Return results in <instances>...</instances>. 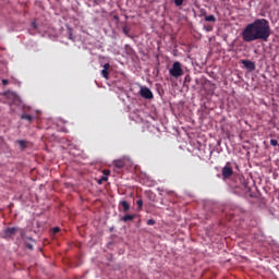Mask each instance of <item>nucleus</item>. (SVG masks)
<instances>
[{"mask_svg":"<svg viewBox=\"0 0 279 279\" xmlns=\"http://www.w3.org/2000/svg\"><path fill=\"white\" fill-rule=\"evenodd\" d=\"M206 32H213V27L211 26H205Z\"/></svg>","mask_w":279,"mask_h":279,"instance_id":"23","label":"nucleus"},{"mask_svg":"<svg viewBox=\"0 0 279 279\" xmlns=\"http://www.w3.org/2000/svg\"><path fill=\"white\" fill-rule=\"evenodd\" d=\"M205 21H207V23H215L217 19L215 17V15H207L205 16Z\"/></svg>","mask_w":279,"mask_h":279,"instance_id":"12","label":"nucleus"},{"mask_svg":"<svg viewBox=\"0 0 279 279\" xmlns=\"http://www.w3.org/2000/svg\"><path fill=\"white\" fill-rule=\"evenodd\" d=\"M184 3V0H174V5H177V8H180V5H182Z\"/></svg>","mask_w":279,"mask_h":279,"instance_id":"14","label":"nucleus"},{"mask_svg":"<svg viewBox=\"0 0 279 279\" xmlns=\"http://www.w3.org/2000/svg\"><path fill=\"white\" fill-rule=\"evenodd\" d=\"M53 232H54V234L58 233V232H60V228L54 227V228H53Z\"/></svg>","mask_w":279,"mask_h":279,"instance_id":"24","label":"nucleus"},{"mask_svg":"<svg viewBox=\"0 0 279 279\" xmlns=\"http://www.w3.org/2000/svg\"><path fill=\"white\" fill-rule=\"evenodd\" d=\"M95 1H104V0H95Z\"/></svg>","mask_w":279,"mask_h":279,"instance_id":"28","label":"nucleus"},{"mask_svg":"<svg viewBox=\"0 0 279 279\" xmlns=\"http://www.w3.org/2000/svg\"><path fill=\"white\" fill-rule=\"evenodd\" d=\"M16 228H7L4 229L3 231V234H4V239H10L12 236H14L16 234Z\"/></svg>","mask_w":279,"mask_h":279,"instance_id":"5","label":"nucleus"},{"mask_svg":"<svg viewBox=\"0 0 279 279\" xmlns=\"http://www.w3.org/2000/svg\"><path fill=\"white\" fill-rule=\"evenodd\" d=\"M9 99H12L13 104H21V97L16 93L10 92L7 94Z\"/></svg>","mask_w":279,"mask_h":279,"instance_id":"8","label":"nucleus"},{"mask_svg":"<svg viewBox=\"0 0 279 279\" xmlns=\"http://www.w3.org/2000/svg\"><path fill=\"white\" fill-rule=\"evenodd\" d=\"M69 38H70V40H73V33L71 31L69 33Z\"/></svg>","mask_w":279,"mask_h":279,"instance_id":"26","label":"nucleus"},{"mask_svg":"<svg viewBox=\"0 0 279 279\" xmlns=\"http://www.w3.org/2000/svg\"><path fill=\"white\" fill-rule=\"evenodd\" d=\"M155 225H156V220H154V219L147 220V226H155Z\"/></svg>","mask_w":279,"mask_h":279,"instance_id":"17","label":"nucleus"},{"mask_svg":"<svg viewBox=\"0 0 279 279\" xmlns=\"http://www.w3.org/2000/svg\"><path fill=\"white\" fill-rule=\"evenodd\" d=\"M120 205L122 206L124 213H128V210H130V204L128 203V201H121Z\"/></svg>","mask_w":279,"mask_h":279,"instance_id":"10","label":"nucleus"},{"mask_svg":"<svg viewBox=\"0 0 279 279\" xmlns=\"http://www.w3.org/2000/svg\"><path fill=\"white\" fill-rule=\"evenodd\" d=\"M242 64L247 69L248 71H255L256 64L250 60H242Z\"/></svg>","mask_w":279,"mask_h":279,"instance_id":"7","label":"nucleus"},{"mask_svg":"<svg viewBox=\"0 0 279 279\" xmlns=\"http://www.w3.org/2000/svg\"><path fill=\"white\" fill-rule=\"evenodd\" d=\"M269 36H271V26H269V21L265 19L255 20L247 24L242 31V39L244 43H254L256 40L267 43Z\"/></svg>","mask_w":279,"mask_h":279,"instance_id":"1","label":"nucleus"},{"mask_svg":"<svg viewBox=\"0 0 279 279\" xmlns=\"http://www.w3.org/2000/svg\"><path fill=\"white\" fill-rule=\"evenodd\" d=\"M140 95L144 99H154V93H151V89H149V87L146 86H141Z\"/></svg>","mask_w":279,"mask_h":279,"instance_id":"3","label":"nucleus"},{"mask_svg":"<svg viewBox=\"0 0 279 279\" xmlns=\"http://www.w3.org/2000/svg\"><path fill=\"white\" fill-rule=\"evenodd\" d=\"M124 34H128V31L124 29Z\"/></svg>","mask_w":279,"mask_h":279,"instance_id":"27","label":"nucleus"},{"mask_svg":"<svg viewBox=\"0 0 279 279\" xmlns=\"http://www.w3.org/2000/svg\"><path fill=\"white\" fill-rule=\"evenodd\" d=\"M2 84H3V86H8V84H10V81H8V80H2Z\"/></svg>","mask_w":279,"mask_h":279,"instance_id":"21","label":"nucleus"},{"mask_svg":"<svg viewBox=\"0 0 279 279\" xmlns=\"http://www.w3.org/2000/svg\"><path fill=\"white\" fill-rule=\"evenodd\" d=\"M21 119H24V120L29 121V122L34 121V118L29 114H22Z\"/></svg>","mask_w":279,"mask_h":279,"instance_id":"13","label":"nucleus"},{"mask_svg":"<svg viewBox=\"0 0 279 279\" xmlns=\"http://www.w3.org/2000/svg\"><path fill=\"white\" fill-rule=\"evenodd\" d=\"M169 74L171 75V77H175V80H178V77H182L184 75V70H182V63H180V61H175L172 64V68L169 70Z\"/></svg>","mask_w":279,"mask_h":279,"instance_id":"2","label":"nucleus"},{"mask_svg":"<svg viewBox=\"0 0 279 279\" xmlns=\"http://www.w3.org/2000/svg\"><path fill=\"white\" fill-rule=\"evenodd\" d=\"M135 216L134 215H125L122 217V221H124V223H128V221H134Z\"/></svg>","mask_w":279,"mask_h":279,"instance_id":"11","label":"nucleus"},{"mask_svg":"<svg viewBox=\"0 0 279 279\" xmlns=\"http://www.w3.org/2000/svg\"><path fill=\"white\" fill-rule=\"evenodd\" d=\"M136 204H137L140 210H141V209L143 208V199H138V201L136 202Z\"/></svg>","mask_w":279,"mask_h":279,"instance_id":"19","label":"nucleus"},{"mask_svg":"<svg viewBox=\"0 0 279 279\" xmlns=\"http://www.w3.org/2000/svg\"><path fill=\"white\" fill-rule=\"evenodd\" d=\"M110 63H105L102 66L101 75L105 77V80H108L110 77Z\"/></svg>","mask_w":279,"mask_h":279,"instance_id":"6","label":"nucleus"},{"mask_svg":"<svg viewBox=\"0 0 279 279\" xmlns=\"http://www.w3.org/2000/svg\"><path fill=\"white\" fill-rule=\"evenodd\" d=\"M104 175L108 178V175H110V170H104Z\"/></svg>","mask_w":279,"mask_h":279,"instance_id":"22","label":"nucleus"},{"mask_svg":"<svg viewBox=\"0 0 279 279\" xmlns=\"http://www.w3.org/2000/svg\"><path fill=\"white\" fill-rule=\"evenodd\" d=\"M26 247L28 248V250H34V245H32V244H26Z\"/></svg>","mask_w":279,"mask_h":279,"instance_id":"25","label":"nucleus"},{"mask_svg":"<svg viewBox=\"0 0 279 279\" xmlns=\"http://www.w3.org/2000/svg\"><path fill=\"white\" fill-rule=\"evenodd\" d=\"M232 173H234V171L232 170V167L230 166H225L222 168V177L225 179H228V178H232Z\"/></svg>","mask_w":279,"mask_h":279,"instance_id":"4","label":"nucleus"},{"mask_svg":"<svg viewBox=\"0 0 279 279\" xmlns=\"http://www.w3.org/2000/svg\"><path fill=\"white\" fill-rule=\"evenodd\" d=\"M114 19H119V17L114 16Z\"/></svg>","mask_w":279,"mask_h":279,"instance_id":"29","label":"nucleus"},{"mask_svg":"<svg viewBox=\"0 0 279 279\" xmlns=\"http://www.w3.org/2000/svg\"><path fill=\"white\" fill-rule=\"evenodd\" d=\"M17 143L22 147V149H25V147H27V145H25V141L23 140L17 141Z\"/></svg>","mask_w":279,"mask_h":279,"instance_id":"15","label":"nucleus"},{"mask_svg":"<svg viewBox=\"0 0 279 279\" xmlns=\"http://www.w3.org/2000/svg\"><path fill=\"white\" fill-rule=\"evenodd\" d=\"M32 27H33L34 29H38V24H36V22H32Z\"/></svg>","mask_w":279,"mask_h":279,"instance_id":"20","label":"nucleus"},{"mask_svg":"<svg viewBox=\"0 0 279 279\" xmlns=\"http://www.w3.org/2000/svg\"><path fill=\"white\" fill-rule=\"evenodd\" d=\"M113 165H114V167H116L117 169H123V167H125V162H124L123 160H121V159L114 160V161H113Z\"/></svg>","mask_w":279,"mask_h":279,"instance_id":"9","label":"nucleus"},{"mask_svg":"<svg viewBox=\"0 0 279 279\" xmlns=\"http://www.w3.org/2000/svg\"><path fill=\"white\" fill-rule=\"evenodd\" d=\"M270 145H272V147L278 146V140H270Z\"/></svg>","mask_w":279,"mask_h":279,"instance_id":"18","label":"nucleus"},{"mask_svg":"<svg viewBox=\"0 0 279 279\" xmlns=\"http://www.w3.org/2000/svg\"><path fill=\"white\" fill-rule=\"evenodd\" d=\"M101 182H108V177L107 175H102L100 178V180L98 181V184H101Z\"/></svg>","mask_w":279,"mask_h":279,"instance_id":"16","label":"nucleus"}]
</instances>
